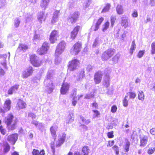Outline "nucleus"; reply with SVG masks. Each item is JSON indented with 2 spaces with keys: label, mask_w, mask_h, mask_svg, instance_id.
I'll return each instance as SVG.
<instances>
[{
  "label": "nucleus",
  "mask_w": 155,
  "mask_h": 155,
  "mask_svg": "<svg viewBox=\"0 0 155 155\" xmlns=\"http://www.w3.org/2000/svg\"><path fill=\"white\" fill-rule=\"evenodd\" d=\"M7 56L6 54H0V65H1L3 68H6V59Z\"/></svg>",
  "instance_id": "nucleus-18"
},
{
  "label": "nucleus",
  "mask_w": 155,
  "mask_h": 155,
  "mask_svg": "<svg viewBox=\"0 0 155 155\" xmlns=\"http://www.w3.org/2000/svg\"><path fill=\"white\" fill-rule=\"evenodd\" d=\"M3 152L5 153H7L10 150V147L8 144L7 143H4L3 145Z\"/></svg>",
  "instance_id": "nucleus-34"
},
{
  "label": "nucleus",
  "mask_w": 155,
  "mask_h": 155,
  "mask_svg": "<svg viewBox=\"0 0 155 155\" xmlns=\"http://www.w3.org/2000/svg\"><path fill=\"white\" fill-rule=\"evenodd\" d=\"M58 128L57 126L56 125H53L50 128V132L53 137H55L56 136V133Z\"/></svg>",
  "instance_id": "nucleus-23"
},
{
  "label": "nucleus",
  "mask_w": 155,
  "mask_h": 155,
  "mask_svg": "<svg viewBox=\"0 0 155 155\" xmlns=\"http://www.w3.org/2000/svg\"><path fill=\"white\" fill-rule=\"evenodd\" d=\"M107 136L109 138H112L114 137V135H113V132L111 131L107 133Z\"/></svg>",
  "instance_id": "nucleus-61"
},
{
  "label": "nucleus",
  "mask_w": 155,
  "mask_h": 155,
  "mask_svg": "<svg viewBox=\"0 0 155 155\" xmlns=\"http://www.w3.org/2000/svg\"><path fill=\"white\" fill-rule=\"evenodd\" d=\"M54 74V71L52 70H49L47 74L46 78L44 81L45 91L48 93L52 92L54 88L53 83L51 80Z\"/></svg>",
  "instance_id": "nucleus-1"
},
{
  "label": "nucleus",
  "mask_w": 155,
  "mask_h": 155,
  "mask_svg": "<svg viewBox=\"0 0 155 155\" xmlns=\"http://www.w3.org/2000/svg\"><path fill=\"white\" fill-rule=\"evenodd\" d=\"M103 42V38H96L95 41L94 42L93 46L94 47H95L97 45H99Z\"/></svg>",
  "instance_id": "nucleus-31"
},
{
  "label": "nucleus",
  "mask_w": 155,
  "mask_h": 155,
  "mask_svg": "<svg viewBox=\"0 0 155 155\" xmlns=\"http://www.w3.org/2000/svg\"><path fill=\"white\" fill-rule=\"evenodd\" d=\"M50 1V0H41L40 2V6L44 9H45Z\"/></svg>",
  "instance_id": "nucleus-24"
},
{
  "label": "nucleus",
  "mask_w": 155,
  "mask_h": 155,
  "mask_svg": "<svg viewBox=\"0 0 155 155\" xmlns=\"http://www.w3.org/2000/svg\"><path fill=\"white\" fill-rule=\"evenodd\" d=\"M79 16V12H76L71 14L68 18V22L69 24L74 23Z\"/></svg>",
  "instance_id": "nucleus-9"
},
{
  "label": "nucleus",
  "mask_w": 155,
  "mask_h": 155,
  "mask_svg": "<svg viewBox=\"0 0 155 155\" xmlns=\"http://www.w3.org/2000/svg\"><path fill=\"white\" fill-rule=\"evenodd\" d=\"M28 49V46L27 45L21 44L19 45L18 47L17 51V53H23V52L25 51Z\"/></svg>",
  "instance_id": "nucleus-19"
},
{
  "label": "nucleus",
  "mask_w": 155,
  "mask_h": 155,
  "mask_svg": "<svg viewBox=\"0 0 155 155\" xmlns=\"http://www.w3.org/2000/svg\"><path fill=\"white\" fill-rule=\"evenodd\" d=\"M70 85L69 84L66 82H64L62 85L60 90L61 94H65L68 91Z\"/></svg>",
  "instance_id": "nucleus-13"
},
{
  "label": "nucleus",
  "mask_w": 155,
  "mask_h": 155,
  "mask_svg": "<svg viewBox=\"0 0 155 155\" xmlns=\"http://www.w3.org/2000/svg\"><path fill=\"white\" fill-rule=\"evenodd\" d=\"M80 119L82 123H83L84 124L88 125L91 122L90 119H86L84 117L81 116L80 117Z\"/></svg>",
  "instance_id": "nucleus-35"
},
{
  "label": "nucleus",
  "mask_w": 155,
  "mask_h": 155,
  "mask_svg": "<svg viewBox=\"0 0 155 155\" xmlns=\"http://www.w3.org/2000/svg\"><path fill=\"white\" fill-rule=\"evenodd\" d=\"M20 20L18 18H15L14 21V25L15 27L17 28L19 25Z\"/></svg>",
  "instance_id": "nucleus-45"
},
{
  "label": "nucleus",
  "mask_w": 155,
  "mask_h": 155,
  "mask_svg": "<svg viewBox=\"0 0 155 155\" xmlns=\"http://www.w3.org/2000/svg\"><path fill=\"white\" fill-rule=\"evenodd\" d=\"M128 96L130 99H134L136 96V94L135 92H130L127 94Z\"/></svg>",
  "instance_id": "nucleus-47"
},
{
  "label": "nucleus",
  "mask_w": 155,
  "mask_h": 155,
  "mask_svg": "<svg viewBox=\"0 0 155 155\" xmlns=\"http://www.w3.org/2000/svg\"><path fill=\"white\" fill-rule=\"evenodd\" d=\"M1 65H0V75L2 76H4L5 74V72L3 69V68H3V66H2L1 67Z\"/></svg>",
  "instance_id": "nucleus-54"
},
{
  "label": "nucleus",
  "mask_w": 155,
  "mask_h": 155,
  "mask_svg": "<svg viewBox=\"0 0 155 155\" xmlns=\"http://www.w3.org/2000/svg\"><path fill=\"white\" fill-rule=\"evenodd\" d=\"M18 139V135L17 134H13L8 136V140L12 144L14 145Z\"/></svg>",
  "instance_id": "nucleus-16"
},
{
  "label": "nucleus",
  "mask_w": 155,
  "mask_h": 155,
  "mask_svg": "<svg viewBox=\"0 0 155 155\" xmlns=\"http://www.w3.org/2000/svg\"><path fill=\"white\" fill-rule=\"evenodd\" d=\"M103 84L105 86L107 87L109 86L110 83L109 78L108 76H107L105 78H104Z\"/></svg>",
  "instance_id": "nucleus-38"
},
{
  "label": "nucleus",
  "mask_w": 155,
  "mask_h": 155,
  "mask_svg": "<svg viewBox=\"0 0 155 155\" xmlns=\"http://www.w3.org/2000/svg\"><path fill=\"white\" fill-rule=\"evenodd\" d=\"M66 137V134L61 133L58 136V139L56 141L55 146L56 147H59L61 146L64 142Z\"/></svg>",
  "instance_id": "nucleus-10"
},
{
  "label": "nucleus",
  "mask_w": 155,
  "mask_h": 155,
  "mask_svg": "<svg viewBox=\"0 0 155 155\" xmlns=\"http://www.w3.org/2000/svg\"><path fill=\"white\" fill-rule=\"evenodd\" d=\"M136 45L135 43V40H134L131 43L130 48V53L131 54H132L136 48Z\"/></svg>",
  "instance_id": "nucleus-32"
},
{
  "label": "nucleus",
  "mask_w": 155,
  "mask_h": 155,
  "mask_svg": "<svg viewBox=\"0 0 155 155\" xmlns=\"http://www.w3.org/2000/svg\"><path fill=\"white\" fill-rule=\"evenodd\" d=\"M59 36V34L58 31L54 30L51 32L50 35L49 40L51 43H54Z\"/></svg>",
  "instance_id": "nucleus-12"
},
{
  "label": "nucleus",
  "mask_w": 155,
  "mask_h": 155,
  "mask_svg": "<svg viewBox=\"0 0 155 155\" xmlns=\"http://www.w3.org/2000/svg\"><path fill=\"white\" fill-rule=\"evenodd\" d=\"M104 20V18L102 17H101L98 20L96 24L100 25L101 24L102 22Z\"/></svg>",
  "instance_id": "nucleus-60"
},
{
  "label": "nucleus",
  "mask_w": 155,
  "mask_h": 155,
  "mask_svg": "<svg viewBox=\"0 0 155 155\" xmlns=\"http://www.w3.org/2000/svg\"><path fill=\"white\" fill-rule=\"evenodd\" d=\"M39 152L38 150L35 149L33 150L32 152L33 155H38L39 154Z\"/></svg>",
  "instance_id": "nucleus-64"
},
{
  "label": "nucleus",
  "mask_w": 155,
  "mask_h": 155,
  "mask_svg": "<svg viewBox=\"0 0 155 155\" xmlns=\"http://www.w3.org/2000/svg\"><path fill=\"white\" fill-rule=\"evenodd\" d=\"M94 96V93H91L90 94H87L85 97V98L86 99H89L92 98Z\"/></svg>",
  "instance_id": "nucleus-55"
},
{
  "label": "nucleus",
  "mask_w": 155,
  "mask_h": 155,
  "mask_svg": "<svg viewBox=\"0 0 155 155\" xmlns=\"http://www.w3.org/2000/svg\"><path fill=\"white\" fill-rule=\"evenodd\" d=\"M56 57L55 60V63L56 64H59L61 61V58L58 56H56Z\"/></svg>",
  "instance_id": "nucleus-53"
},
{
  "label": "nucleus",
  "mask_w": 155,
  "mask_h": 155,
  "mask_svg": "<svg viewBox=\"0 0 155 155\" xmlns=\"http://www.w3.org/2000/svg\"><path fill=\"white\" fill-rule=\"evenodd\" d=\"M151 54H155V42H153L151 45Z\"/></svg>",
  "instance_id": "nucleus-49"
},
{
  "label": "nucleus",
  "mask_w": 155,
  "mask_h": 155,
  "mask_svg": "<svg viewBox=\"0 0 155 155\" xmlns=\"http://www.w3.org/2000/svg\"><path fill=\"white\" fill-rule=\"evenodd\" d=\"M145 50L140 51L138 52L137 56L139 58H141L145 53Z\"/></svg>",
  "instance_id": "nucleus-56"
},
{
  "label": "nucleus",
  "mask_w": 155,
  "mask_h": 155,
  "mask_svg": "<svg viewBox=\"0 0 155 155\" xmlns=\"http://www.w3.org/2000/svg\"><path fill=\"white\" fill-rule=\"evenodd\" d=\"M13 115L11 114H8L5 118V122L10 130H13L15 128L16 121V120H13Z\"/></svg>",
  "instance_id": "nucleus-2"
},
{
  "label": "nucleus",
  "mask_w": 155,
  "mask_h": 155,
  "mask_svg": "<svg viewBox=\"0 0 155 155\" xmlns=\"http://www.w3.org/2000/svg\"><path fill=\"white\" fill-rule=\"evenodd\" d=\"M102 77V73L101 71H99L96 73L94 77V81L96 84L100 83Z\"/></svg>",
  "instance_id": "nucleus-17"
},
{
  "label": "nucleus",
  "mask_w": 155,
  "mask_h": 155,
  "mask_svg": "<svg viewBox=\"0 0 155 155\" xmlns=\"http://www.w3.org/2000/svg\"><path fill=\"white\" fill-rule=\"evenodd\" d=\"M30 60L31 63L34 67H39L42 64L41 61L35 54L31 55L30 56Z\"/></svg>",
  "instance_id": "nucleus-6"
},
{
  "label": "nucleus",
  "mask_w": 155,
  "mask_h": 155,
  "mask_svg": "<svg viewBox=\"0 0 155 155\" xmlns=\"http://www.w3.org/2000/svg\"><path fill=\"white\" fill-rule=\"evenodd\" d=\"M155 150V148H150L148 150V153L149 154H152L154 152Z\"/></svg>",
  "instance_id": "nucleus-59"
},
{
  "label": "nucleus",
  "mask_w": 155,
  "mask_h": 155,
  "mask_svg": "<svg viewBox=\"0 0 155 155\" xmlns=\"http://www.w3.org/2000/svg\"><path fill=\"white\" fill-rule=\"evenodd\" d=\"M116 11L119 15H121L124 13V9L122 6L120 5H118L116 7Z\"/></svg>",
  "instance_id": "nucleus-29"
},
{
  "label": "nucleus",
  "mask_w": 155,
  "mask_h": 155,
  "mask_svg": "<svg viewBox=\"0 0 155 155\" xmlns=\"http://www.w3.org/2000/svg\"><path fill=\"white\" fill-rule=\"evenodd\" d=\"M117 110V107L116 106L114 105L111 107V111L113 113H115L116 112Z\"/></svg>",
  "instance_id": "nucleus-57"
},
{
  "label": "nucleus",
  "mask_w": 155,
  "mask_h": 155,
  "mask_svg": "<svg viewBox=\"0 0 155 155\" xmlns=\"http://www.w3.org/2000/svg\"><path fill=\"white\" fill-rule=\"evenodd\" d=\"M116 20V16H111L110 17V22L111 25L112 27L114 25V23Z\"/></svg>",
  "instance_id": "nucleus-50"
},
{
  "label": "nucleus",
  "mask_w": 155,
  "mask_h": 155,
  "mask_svg": "<svg viewBox=\"0 0 155 155\" xmlns=\"http://www.w3.org/2000/svg\"><path fill=\"white\" fill-rule=\"evenodd\" d=\"M33 71L34 70L32 67L29 66L23 71L21 77L24 78H26L32 75Z\"/></svg>",
  "instance_id": "nucleus-11"
},
{
  "label": "nucleus",
  "mask_w": 155,
  "mask_h": 155,
  "mask_svg": "<svg viewBox=\"0 0 155 155\" xmlns=\"http://www.w3.org/2000/svg\"><path fill=\"white\" fill-rule=\"evenodd\" d=\"M45 14L43 12L39 13L38 15V19L40 23H42V21H45Z\"/></svg>",
  "instance_id": "nucleus-25"
},
{
  "label": "nucleus",
  "mask_w": 155,
  "mask_h": 155,
  "mask_svg": "<svg viewBox=\"0 0 155 155\" xmlns=\"http://www.w3.org/2000/svg\"><path fill=\"white\" fill-rule=\"evenodd\" d=\"M0 131L3 135H5L7 132L6 129L2 126H0Z\"/></svg>",
  "instance_id": "nucleus-51"
},
{
  "label": "nucleus",
  "mask_w": 155,
  "mask_h": 155,
  "mask_svg": "<svg viewBox=\"0 0 155 155\" xmlns=\"http://www.w3.org/2000/svg\"><path fill=\"white\" fill-rule=\"evenodd\" d=\"M92 2V0H86L83 4V7L85 8L88 7Z\"/></svg>",
  "instance_id": "nucleus-41"
},
{
  "label": "nucleus",
  "mask_w": 155,
  "mask_h": 155,
  "mask_svg": "<svg viewBox=\"0 0 155 155\" xmlns=\"http://www.w3.org/2000/svg\"><path fill=\"white\" fill-rule=\"evenodd\" d=\"M138 99L141 101H143L145 96L143 91H138Z\"/></svg>",
  "instance_id": "nucleus-36"
},
{
  "label": "nucleus",
  "mask_w": 155,
  "mask_h": 155,
  "mask_svg": "<svg viewBox=\"0 0 155 155\" xmlns=\"http://www.w3.org/2000/svg\"><path fill=\"white\" fill-rule=\"evenodd\" d=\"M80 28L81 27L79 26H77L74 28L73 30L71 32L70 35L71 38L73 40L75 38Z\"/></svg>",
  "instance_id": "nucleus-15"
},
{
  "label": "nucleus",
  "mask_w": 155,
  "mask_h": 155,
  "mask_svg": "<svg viewBox=\"0 0 155 155\" xmlns=\"http://www.w3.org/2000/svg\"><path fill=\"white\" fill-rule=\"evenodd\" d=\"M79 64V61L77 59L72 60L68 63V70L70 71H73L76 70Z\"/></svg>",
  "instance_id": "nucleus-7"
},
{
  "label": "nucleus",
  "mask_w": 155,
  "mask_h": 155,
  "mask_svg": "<svg viewBox=\"0 0 155 155\" xmlns=\"http://www.w3.org/2000/svg\"><path fill=\"white\" fill-rule=\"evenodd\" d=\"M82 96V95H78V98H77V97L76 96V92L75 91H74L73 93H72L71 94V97L72 99V105L73 106H75L77 104V100H78L79 98L81 97Z\"/></svg>",
  "instance_id": "nucleus-14"
},
{
  "label": "nucleus",
  "mask_w": 155,
  "mask_h": 155,
  "mask_svg": "<svg viewBox=\"0 0 155 155\" xmlns=\"http://www.w3.org/2000/svg\"><path fill=\"white\" fill-rule=\"evenodd\" d=\"M32 17L31 15L27 14L25 17V22L27 23L29 22L32 20Z\"/></svg>",
  "instance_id": "nucleus-44"
},
{
  "label": "nucleus",
  "mask_w": 155,
  "mask_h": 155,
  "mask_svg": "<svg viewBox=\"0 0 155 155\" xmlns=\"http://www.w3.org/2000/svg\"><path fill=\"white\" fill-rule=\"evenodd\" d=\"M26 104L25 102L21 99H19L18 101L17 107L19 109H21L25 107Z\"/></svg>",
  "instance_id": "nucleus-28"
},
{
  "label": "nucleus",
  "mask_w": 155,
  "mask_h": 155,
  "mask_svg": "<svg viewBox=\"0 0 155 155\" xmlns=\"http://www.w3.org/2000/svg\"><path fill=\"white\" fill-rule=\"evenodd\" d=\"M114 140H112L111 141H109L108 142V144L107 145V147H111L114 144Z\"/></svg>",
  "instance_id": "nucleus-62"
},
{
  "label": "nucleus",
  "mask_w": 155,
  "mask_h": 155,
  "mask_svg": "<svg viewBox=\"0 0 155 155\" xmlns=\"http://www.w3.org/2000/svg\"><path fill=\"white\" fill-rule=\"evenodd\" d=\"M66 46V43L64 41H62L59 43L55 51V56H58L61 54L64 51Z\"/></svg>",
  "instance_id": "nucleus-4"
},
{
  "label": "nucleus",
  "mask_w": 155,
  "mask_h": 155,
  "mask_svg": "<svg viewBox=\"0 0 155 155\" xmlns=\"http://www.w3.org/2000/svg\"><path fill=\"white\" fill-rule=\"evenodd\" d=\"M120 56V54H117L113 58L112 61L115 64L118 63L119 60Z\"/></svg>",
  "instance_id": "nucleus-40"
},
{
  "label": "nucleus",
  "mask_w": 155,
  "mask_h": 155,
  "mask_svg": "<svg viewBox=\"0 0 155 155\" xmlns=\"http://www.w3.org/2000/svg\"><path fill=\"white\" fill-rule=\"evenodd\" d=\"M127 96H125L124 99L123 100V104L124 107H127L128 105V100Z\"/></svg>",
  "instance_id": "nucleus-46"
},
{
  "label": "nucleus",
  "mask_w": 155,
  "mask_h": 155,
  "mask_svg": "<svg viewBox=\"0 0 155 155\" xmlns=\"http://www.w3.org/2000/svg\"><path fill=\"white\" fill-rule=\"evenodd\" d=\"M92 111L93 112V118H95L96 117H98L100 115V112L96 110H93Z\"/></svg>",
  "instance_id": "nucleus-43"
},
{
  "label": "nucleus",
  "mask_w": 155,
  "mask_h": 155,
  "mask_svg": "<svg viewBox=\"0 0 155 155\" xmlns=\"http://www.w3.org/2000/svg\"><path fill=\"white\" fill-rule=\"evenodd\" d=\"M121 25L125 28L128 26V22L127 17L126 16L124 15L121 18Z\"/></svg>",
  "instance_id": "nucleus-22"
},
{
  "label": "nucleus",
  "mask_w": 155,
  "mask_h": 155,
  "mask_svg": "<svg viewBox=\"0 0 155 155\" xmlns=\"http://www.w3.org/2000/svg\"><path fill=\"white\" fill-rule=\"evenodd\" d=\"M11 103V101L10 99H8L6 100L3 107L4 110L7 111L10 109Z\"/></svg>",
  "instance_id": "nucleus-21"
},
{
  "label": "nucleus",
  "mask_w": 155,
  "mask_h": 155,
  "mask_svg": "<svg viewBox=\"0 0 155 155\" xmlns=\"http://www.w3.org/2000/svg\"><path fill=\"white\" fill-rule=\"evenodd\" d=\"M84 71H81L80 73L78 74L76 77V80L77 81H81L83 78L84 77Z\"/></svg>",
  "instance_id": "nucleus-30"
},
{
  "label": "nucleus",
  "mask_w": 155,
  "mask_h": 155,
  "mask_svg": "<svg viewBox=\"0 0 155 155\" xmlns=\"http://www.w3.org/2000/svg\"><path fill=\"white\" fill-rule=\"evenodd\" d=\"M6 5L5 1H2L0 2V9L3 8Z\"/></svg>",
  "instance_id": "nucleus-52"
},
{
  "label": "nucleus",
  "mask_w": 155,
  "mask_h": 155,
  "mask_svg": "<svg viewBox=\"0 0 155 155\" xmlns=\"http://www.w3.org/2000/svg\"><path fill=\"white\" fill-rule=\"evenodd\" d=\"M74 119V117L73 115L70 114L67 117L66 120V123L68 124L71 123L73 121Z\"/></svg>",
  "instance_id": "nucleus-39"
},
{
  "label": "nucleus",
  "mask_w": 155,
  "mask_h": 155,
  "mask_svg": "<svg viewBox=\"0 0 155 155\" xmlns=\"http://www.w3.org/2000/svg\"><path fill=\"white\" fill-rule=\"evenodd\" d=\"M89 149L87 146L83 147L82 149V155H88L89 153Z\"/></svg>",
  "instance_id": "nucleus-33"
},
{
  "label": "nucleus",
  "mask_w": 155,
  "mask_h": 155,
  "mask_svg": "<svg viewBox=\"0 0 155 155\" xmlns=\"http://www.w3.org/2000/svg\"><path fill=\"white\" fill-rule=\"evenodd\" d=\"M28 116L29 117H31L32 119H35L36 117L35 114L32 113H29L28 115Z\"/></svg>",
  "instance_id": "nucleus-63"
},
{
  "label": "nucleus",
  "mask_w": 155,
  "mask_h": 155,
  "mask_svg": "<svg viewBox=\"0 0 155 155\" xmlns=\"http://www.w3.org/2000/svg\"><path fill=\"white\" fill-rule=\"evenodd\" d=\"M49 48V44L48 43L45 42L43 43L41 47L38 49L37 52L40 55H43L47 53Z\"/></svg>",
  "instance_id": "nucleus-8"
},
{
  "label": "nucleus",
  "mask_w": 155,
  "mask_h": 155,
  "mask_svg": "<svg viewBox=\"0 0 155 155\" xmlns=\"http://www.w3.org/2000/svg\"><path fill=\"white\" fill-rule=\"evenodd\" d=\"M115 52L113 48H109L105 51L102 54L101 58L103 61H107L111 58Z\"/></svg>",
  "instance_id": "nucleus-3"
},
{
  "label": "nucleus",
  "mask_w": 155,
  "mask_h": 155,
  "mask_svg": "<svg viewBox=\"0 0 155 155\" xmlns=\"http://www.w3.org/2000/svg\"><path fill=\"white\" fill-rule=\"evenodd\" d=\"M81 48V44L80 42H77L71 48L70 52L72 54L77 55L80 52Z\"/></svg>",
  "instance_id": "nucleus-5"
},
{
  "label": "nucleus",
  "mask_w": 155,
  "mask_h": 155,
  "mask_svg": "<svg viewBox=\"0 0 155 155\" xmlns=\"http://www.w3.org/2000/svg\"><path fill=\"white\" fill-rule=\"evenodd\" d=\"M140 146L144 147L147 142V137L146 136H140Z\"/></svg>",
  "instance_id": "nucleus-26"
},
{
  "label": "nucleus",
  "mask_w": 155,
  "mask_h": 155,
  "mask_svg": "<svg viewBox=\"0 0 155 155\" xmlns=\"http://www.w3.org/2000/svg\"><path fill=\"white\" fill-rule=\"evenodd\" d=\"M19 85L18 84H15L12 86L9 89L8 91V93L9 94H12L15 93L17 91Z\"/></svg>",
  "instance_id": "nucleus-20"
},
{
  "label": "nucleus",
  "mask_w": 155,
  "mask_h": 155,
  "mask_svg": "<svg viewBox=\"0 0 155 155\" xmlns=\"http://www.w3.org/2000/svg\"><path fill=\"white\" fill-rule=\"evenodd\" d=\"M111 7L110 4L107 3L106 4L105 6L104 7L101 12L102 13H105L108 12Z\"/></svg>",
  "instance_id": "nucleus-37"
},
{
  "label": "nucleus",
  "mask_w": 155,
  "mask_h": 155,
  "mask_svg": "<svg viewBox=\"0 0 155 155\" xmlns=\"http://www.w3.org/2000/svg\"><path fill=\"white\" fill-rule=\"evenodd\" d=\"M80 127L84 131L87 130L88 129V127L84 124H81L80 125Z\"/></svg>",
  "instance_id": "nucleus-58"
},
{
  "label": "nucleus",
  "mask_w": 155,
  "mask_h": 155,
  "mask_svg": "<svg viewBox=\"0 0 155 155\" xmlns=\"http://www.w3.org/2000/svg\"><path fill=\"white\" fill-rule=\"evenodd\" d=\"M110 23L108 21H107L103 25L102 30L103 31L105 32L108 28Z\"/></svg>",
  "instance_id": "nucleus-42"
},
{
  "label": "nucleus",
  "mask_w": 155,
  "mask_h": 155,
  "mask_svg": "<svg viewBox=\"0 0 155 155\" xmlns=\"http://www.w3.org/2000/svg\"><path fill=\"white\" fill-rule=\"evenodd\" d=\"M59 13L58 11H56L54 12L52 19L51 21V23L54 24L58 20V16Z\"/></svg>",
  "instance_id": "nucleus-27"
},
{
  "label": "nucleus",
  "mask_w": 155,
  "mask_h": 155,
  "mask_svg": "<svg viewBox=\"0 0 155 155\" xmlns=\"http://www.w3.org/2000/svg\"><path fill=\"white\" fill-rule=\"evenodd\" d=\"M130 146V143L128 141L126 142L124 146V148L126 152H127L129 150V147Z\"/></svg>",
  "instance_id": "nucleus-48"
}]
</instances>
